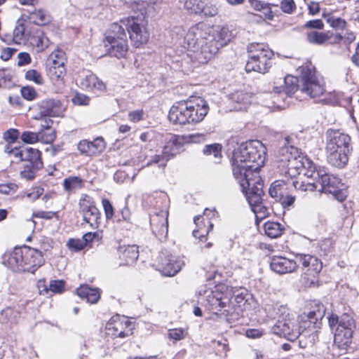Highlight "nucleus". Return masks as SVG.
<instances>
[{
    "instance_id": "obj_50",
    "label": "nucleus",
    "mask_w": 359,
    "mask_h": 359,
    "mask_svg": "<svg viewBox=\"0 0 359 359\" xmlns=\"http://www.w3.org/2000/svg\"><path fill=\"white\" fill-rule=\"evenodd\" d=\"M25 79L34 81L36 84H42L43 83V79L41 74L35 69L28 70L25 73Z\"/></svg>"
},
{
    "instance_id": "obj_10",
    "label": "nucleus",
    "mask_w": 359,
    "mask_h": 359,
    "mask_svg": "<svg viewBox=\"0 0 359 359\" xmlns=\"http://www.w3.org/2000/svg\"><path fill=\"white\" fill-rule=\"evenodd\" d=\"M278 167L282 168V173L292 178L297 175V170L303 165H309L306 156L302 155L297 147L283 146L278 151Z\"/></svg>"
},
{
    "instance_id": "obj_13",
    "label": "nucleus",
    "mask_w": 359,
    "mask_h": 359,
    "mask_svg": "<svg viewBox=\"0 0 359 359\" xmlns=\"http://www.w3.org/2000/svg\"><path fill=\"white\" fill-rule=\"evenodd\" d=\"M118 24L122 27L123 31L128 32L131 42L136 48L148 41L149 33L147 29V21L142 13L136 16L133 15L121 20Z\"/></svg>"
},
{
    "instance_id": "obj_42",
    "label": "nucleus",
    "mask_w": 359,
    "mask_h": 359,
    "mask_svg": "<svg viewBox=\"0 0 359 359\" xmlns=\"http://www.w3.org/2000/svg\"><path fill=\"white\" fill-rule=\"evenodd\" d=\"M323 18L327 22L335 29H342L346 27V22L341 18H336L331 14H323Z\"/></svg>"
},
{
    "instance_id": "obj_8",
    "label": "nucleus",
    "mask_w": 359,
    "mask_h": 359,
    "mask_svg": "<svg viewBox=\"0 0 359 359\" xmlns=\"http://www.w3.org/2000/svg\"><path fill=\"white\" fill-rule=\"evenodd\" d=\"M270 315L277 318L276 323L271 327V332L274 334L294 341L299 332L296 330L297 323L294 315L290 313L289 309L285 306L276 304Z\"/></svg>"
},
{
    "instance_id": "obj_47",
    "label": "nucleus",
    "mask_w": 359,
    "mask_h": 359,
    "mask_svg": "<svg viewBox=\"0 0 359 359\" xmlns=\"http://www.w3.org/2000/svg\"><path fill=\"white\" fill-rule=\"evenodd\" d=\"M20 139L26 144H34L40 140L39 133L32 131H24L20 136Z\"/></svg>"
},
{
    "instance_id": "obj_48",
    "label": "nucleus",
    "mask_w": 359,
    "mask_h": 359,
    "mask_svg": "<svg viewBox=\"0 0 359 359\" xmlns=\"http://www.w3.org/2000/svg\"><path fill=\"white\" fill-rule=\"evenodd\" d=\"M187 332L182 328H175L168 330V337L175 341H180L186 337Z\"/></svg>"
},
{
    "instance_id": "obj_27",
    "label": "nucleus",
    "mask_w": 359,
    "mask_h": 359,
    "mask_svg": "<svg viewBox=\"0 0 359 359\" xmlns=\"http://www.w3.org/2000/svg\"><path fill=\"white\" fill-rule=\"evenodd\" d=\"M28 40L29 43L36 48L37 52L43 50L49 46L48 39L40 29L34 30L33 33L29 35Z\"/></svg>"
},
{
    "instance_id": "obj_21",
    "label": "nucleus",
    "mask_w": 359,
    "mask_h": 359,
    "mask_svg": "<svg viewBox=\"0 0 359 359\" xmlns=\"http://www.w3.org/2000/svg\"><path fill=\"white\" fill-rule=\"evenodd\" d=\"M270 267L278 274H285L294 271L297 268L295 261L285 257L274 256L271 259Z\"/></svg>"
},
{
    "instance_id": "obj_40",
    "label": "nucleus",
    "mask_w": 359,
    "mask_h": 359,
    "mask_svg": "<svg viewBox=\"0 0 359 359\" xmlns=\"http://www.w3.org/2000/svg\"><path fill=\"white\" fill-rule=\"evenodd\" d=\"M203 0H186L184 8L190 13L200 15Z\"/></svg>"
},
{
    "instance_id": "obj_2",
    "label": "nucleus",
    "mask_w": 359,
    "mask_h": 359,
    "mask_svg": "<svg viewBox=\"0 0 359 359\" xmlns=\"http://www.w3.org/2000/svg\"><path fill=\"white\" fill-rule=\"evenodd\" d=\"M232 34L226 26L210 27L198 22L188 31L185 39L188 46L192 48L199 63L205 64L226 46L231 40Z\"/></svg>"
},
{
    "instance_id": "obj_7",
    "label": "nucleus",
    "mask_w": 359,
    "mask_h": 359,
    "mask_svg": "<svg viewBox=\"0 0 359 359\" xmlns=\"http://www.w3.org/2000/svg\"><path fill=\"white\" fill-rule=\"evenodd\" d=\"M325 313L324 306L318 305L307 315L302 317L299 327L298 328L297 326L296 327L299 334L294 339V341L299 339L301 348L311 347L318 341L319 332L317 329L320 327Z\"/></svg>"
},
{
    "instance_id": "obj_55",
    "label": "nucleus",
    "mask_w": 359,
    "mask_h": 359,
    "mask_svg": "<svg viewBox=\"0 0 359 359\" xmlns=\"http://www.w3.org/2000/svg\"><path fill=\"white\" fill-rule=\"evenodd\" d=\"M39 170V169H35L29 166V165L25 164L24 170L20 172V175L22 178H25L27 180H32L34 178L36 172Z\"/></svg>"
},
{
    "instance_id": "obj_28",
    "label": "nucleus",
    "mask_w": 359,
    "mask_h": 359,
    "mask_svg": "<svg viewBox=\"0 0 359 359\" xmlns=\"http://www.w3.org/2000/svg\"><path fill=\"white\" fill-rule=\"evenodd\" d=\"M80 85L81 88L87 90L97 89L102 91L106 88L104 83L92 73H88L81 78Z\"/></svg>"
},
{
    "instance_id": "obj_60",
    "label": "nucleus",
    "mask_w": 359,
    "mask_h": 359,
    "mask_svg": "<svg viewBox=\"0 0 359 359\" xmlns=\"http://www.w3.org/2000/svg\"><path fill=\"white\" fill-rule=\"evenodd\" d=\"M11 75L6 69H0V87H6L8 82L11 81Z\"/></svg>"
},
{
    "instance_id": "obj_25",
    "label": "nucleus",
    "mask_w": 359,
    "mask_h": 359,
    "mask_svg": "<svg viewBox=\"0 0 359 359\" xmlns=\"http://www.w3.org/2000/svg\"><path fill=\"white\" fill-rule=\"evenodd\" d=\"M262 196L255 194L249 199L248 201L251 210L255 213L257 219H263L269 215V209L262 203Z\"/></svg>"
},
{
    "instance_id": "obj_41",
    "label": "nucleus",
    "mask_w": 359,
    "mask_h": 359,
    "mask_svg": "<svg viewBox=\"0 0 359 359\" xmlns=\"http://www.w3.org/2000/svg\"><path fill=\"white\" fill-rule=\"evenodd\" d=\"M203 154L213 155L215 161L217 162L222 158V145L217 143L205 145L203 149Z\"/></svg>"
},
{
    "instance_id": "obj_63",
    "label": "nucleus",
    "mask_w": 359,
    "mask_h": 359,
    "mask_svg": "<svg viewBox=\"0 0 359 359\" xmlns=\"http://www.w3.org/2000/svg\"><path fill=\"white\" fill-rule=\"evenodd\" d=\"M283 198L281 200H279V203L283 205V208H289L292 206L295 201V197L289 194L288 192H287L286 194L284 195L283 197Z\"/></svg>"
},
{
    "instance_id": "obj_62",
    "label": "nucleus",
    "mask_w": 359,
    "mask_h": 359,
    "mask_svg": "<svg viewBox=\"0 0 359 359\" xmlns=\"http://www.w3.org/2000/svg\"><path fill=\"white\" fill-rule=\"evenodd\" d=\"M89 100L90 99L88 96L79 93H77L72 99V102L77 105H87Z\"/></svg>"
},
{
    "instance_id": "obj_44",
    "label": "nucleus",
    "mask_w": 359,
    "mask_h": 359,
    "mask_svg": "<svg viewBox=\"0 0 359 359\" xmlns=\"http://www.w3.org/2000/svg\"><path fill=\"white\" fill-rule=\"evenodd\" d=\"M93 207H96L93 198L86 194L83 195L79 201V209L81 214L83 215Z\"/></svg>"
},
{
    "instance_id": "obj_20",
    "label": "nucleus",
    "mask_w": 359,
    "mask_h": 359,
    "mask_svg": "<svg viewBox=\"0 0 359 359\" xmlns=\"http://www.w3.org/2000/svg\"><path fill=\"white\" fill-rule=\"evenodd\" d=\"M160 259L161 271L165 276H175L184 265V262L181 257L173 255H163Z\"/></svg>"
},
{
    "instance_id": "obj_14",
    "label": "nucleus",
    "mask_w": 359,
    "mask_h": 359,
    "mask_svg": "<svg viewBox=\"0 0 359 359\" xmlns=\"http://www.w3.org/2000/svg\"><path fill=\"white\" fill-rule=\"evenodd\" d=\"M292 184L298 190L313 191L318 189L319 191L327 194L336 193L339 187L342 186L341 179L327 173L325 170L323 172L320 177L316 182L294 180Z\"/></svg>"
},
{
    "instance_id": "obj_17",
    "label": "nucleus",
    "mask_w": 359,
    "mask_h": 359,
    "mask_svg": "<svg viewBox=\"0 0 359 359\" xmlns=\"http://www.w3.org/2000/svg\"><path fill=\"white\" fill-rule=\"evenodd\" d=\"M5 151L14 157L19 158L20 161H25L26 165H29L35 169H41L43 167L41 151L36 149L25 147H15L9 150V147H6Z\"/></svg>"
},
{
    "instance_id": "obj_46",
    "label": "nucleus",
    "mask_w": 359,
    "mask_h": 359,
    "mask_svg": "<svg viewBox=\"0 0 359 359\" xmlns=\"http://www.w3.org/2000/svg\"><path fill=\"white\" fill-rule=\"evenodd\" d=\"M39 140L46 144L53 142L56 137L55 132L53 128L44 131L41 129L39 130Z\"/></svg>"
},
{
    "instance_id": "obj_24",
    "label": "nucleus",
    "mask_w": 359,
    "mask_h": 359,
    "mask_svg": "<svg viewBox=\"0 0 359 359\" xmlns=\"http://www.w3.org/2000/svg\"><path fill=\"white\" fill-rule=\"evenodd\" d=\"M119 257L122 260L120 265H130L134 264L139 257V250L137 245L120 246L118 248Z\"/></svg>"
},
{
    "instance_id": "obj_57",
    "label": "nucleus",
    "mask_w": 359,
    "mask_h": 359,
    "mask_svg": "<svg viewBox=\"0 0 359 359\" xmlns=\"http://www.w3.org/2000/svg\"><path fill=\"white\" fill-rule=\"evenodd\" d=\"M102 206H103V208L104 210V213H105L107 219H111L114 215V207H113L112 204L107 198L102 199Z\"/></svg>"
},
{
    "instance_id": "obj_12",
    "label": "nucleus",
    "mask_w": 359,
    "mask_h": 359,
    "mask_svg": "<svg viewBox=\"0 0 359 359\" xmlns=\"http://www.w3.org/2000/svg\"><path fill=\"white\" fill-rule=\"evenodd\" d=\"M106 54L117 58L124 57L128 50L127 34L118 22L111 24L103 39Z\"/></svg>"
},
{
    "instance_id": "obj_26",
    "label": "nucleus",
    "mask_w": 359,
    "mask_h": 359,
    "mask_svg": "<svg viewBox=\"0 0 359 359\" xmlns=\"http://www.w3.org/2000/svg\"><path fill=\"white\" fill-rule=\"evenodd\" d=\"M308 161L310 163L309 165L306 164L303 165L304 166H302V168H299V170H297V174L299 175L302 174L307 178L306 182H316L320 177V175L324 170H316L313 163L309 158ZM297 180L303 181L302 179H297ZM304 181L306 182V180Z\"/></svg>"
},
{
    "instance_id": "obj_39",
    "label": "nucleus",
    "mask_w": 359,
    "mask_h": 359,
    "mask_svg": "<svg viewBox=\"0 0 359 359\" xmlns=\"http://www.w3.org/2000/svg\"><path fill=\"white\" fill-rule=\"evenodd\" d=\"M331 38L330 32L325 33L312 31L307 34V40L309 43L322 44Z\"/></svg>"
},
{
    "instance_id": "obj_29",
    "label": "nucleus",
    "mask_w": 359,
    "mask_h": 359,
    "mask_svg": "<svg viewBox=\"0 0 359 359\" xmlns=\"http://www.w3.org/2000/svg\"><path fill=\"white\" fill-rule=\"evenodd\" d=\"M76 294L81 299H86L87 302L90 304L97 303L100 298L99 290L95 288H91L87 285H81L76 290Z\"/></svg>"
},
{
    "instance_id": "obj_5",
    "label": "nucleus",
    "mask_w": 359,
    "mask_h": 359,
    "mask_svg": "<svg viewBox=\"0 0 359 359\" xmlns=\"http://www.w3.org/2000/svg\"><path fill=\"white\" fill-rule=\"evenodd\" d=\"M46 251L42 247L15 248L4 256V263L14 271L34 273L45 263L43 255Z\"/></svg>"
},
{
    "instance_id": "obj_37",
    "label": "nucleus",
    "mask_w": 359,
    "mask_h": 359,
    "mask_svg": "<svg viewBox=\"0 0 359 359\" xmlns=\"http://www.w3.org/2000/svg\"><path fill=\"white\" fill-rule=\"evenodd\" d=\"M64 189L67 191H73L83 187V180L77 176H70L63 181Z\"/></svg>"
},
{
    "instance_id": "obj_18",
    "label": "nucleus",
    "mask_w": 359,
    "mask_h": 359,
    "mask_svg": "<svg viewBox=\"0 0 359 359\" xmlns=\"http://www.w3.org/2000/svg\"><path fill=\"white\" fill-rule=\"evenodd\" d=\"M133 324L125 316H116L107 325L108 334L114 337L124 338L133 334Z\"/></svg>"
},
{
    "instance_id": "obj_61",
    "label": "nucleus",
    "mask_w": 359,
    "mask_h": 359,
    "mask_svg": "<svg viewBox=\"0 0 359 359\" xmlns=\"http://www.w3.org/2000/svg\"><path fill=\"white\" fill-rule=\"evenodd\" d=\"M59 60H53V62H48V66L49 67H55V68L65 67V62L66 60L65 53H59L57 55Z\"/></svg>"
},
{
    "instance_id": "obj_30",
    "label": "nucleus",
    "mask_w": 359,
    "mask_h": 359,
    "mask_svg": "<svg viewBox=\"0 0 359 359\" xmlns=\"http://www.w3.org/2000/svg\"><path fill=\"white\" fill-rule=\"evenodd\" d=\"M229 98L236 104L235 110H244L250 104L251 96L243 91H236L230 95Z\"/></svg>"
},
{
    "instance_id": "obj_1",
    "label": "nucleus",
    "mask_w": 359,
    "mask_h": 359,
    "mask_svg": "<svg viewBox=\"0 0 359 359\" xmlns=\"http://www.w3.org/2000/svg\"><path fill=\"white\" fill-rule=\"evenodd\" d=\"M266 151L265 146L259 140L243 142L233 151L231 158L233 175L246 199L257 194H264V184L259 171L264 163Z\"/></svg>"
},
{
    "instance_id": "obj_64",
    "label": "nucleus",
    "mask_w": 359,
    "mask_h": 359,
    "mask_svg": "<svg viewBox=\"0 0 359 359\" xmlns=\"http://www.w3.org/2000/svg\"><path fill=\"white\" fill-rule=\"evenodd\" d=\"M323 27L324 24L320 19L309 20L304 25V27L309 29H322Z\"/></svg>"
},
{
    "instance_id": "obj_35",
    "label": "nucleus",
    "mask_w": 359,
    "mask_h": 359,
    "mask_svg": "<svg viewBox=\"0 0 359 359\" xmlns=\"http://www.w3.org/2000/svg\"><path fill=\"white\" fill-rule=\"evenodd\" d=\"M265 233L271 238H276L283 234L284 228L283 226L275 222H267L264 225Z\"/></svg>"
},
{
    "instance_id": "obj_52",
    "label": "nucleus",
    "mask_w": 359,
    "mask_h": 359,
    "mask_svg": "<svg viewBox=\"0 0 359 359\" xmlns=\"http://www.w3.org/2000/svg\"><path fill=\"white\" fill-rule=\"evenodd\" d=\"M280 8L283 13L291 14L296 9V4L294 0H282Z\"/></svg>"
},
{
    "instance_id": "obj_22",
    "label": "nucleus",
    "mask_w": 359,
    "mask_h": 359,
    "mask_svg": "<svg viewBox=\"0 0 359 359\" xmlns=\"http://www.w3.org/2000/svg\"><path fill=\"white\" fill-rule=\"evenodd\" d=\"M297 260L302 264L303 267L307 268V271L315 276L322 269V262L316 257L306 254H297Z\"/></svg>"
},
{
    "instance_id": "obj_31",
    "label": "nucleus",
    "mask_w": 359,
    "mask_h": 359,
    "mask_svg": "<svg viewBox=\"0 0 359 359\" xmlns=\"http://www.w3.org/2000/svg\"><path fill=\"white\" fill-rule=\"evenodd\" d=\"M287 192V184L283 180H276L271 184L269 189V196L277 202L283 199V197Z\"/></svg>"
},
{
    "instance_id": "obj_19",
    "label": "nucleus",
    "mask_w": 359,
    "mask_h": 359,
    "mask_svg": "<svg viewBox=\"0 0 359 359\" xmlns=\"http://www.w3.org/2000/svg\"><path fill=\"white\" fill-rule=\"evenodd\" d=\"M168 210L167 209L155 212L150 217L152 232L159 241L165 239L167 236L168 232Z\"/></svg>"
},
{
    "instance_id": "obj_9",
    "label": "nucleus",
    "mask_w": 359,
    "mask_h": 359,
    "mask_svg": "<svg viewBox=\"0 0 359 359\" xmlns=\"http://www.w3.org/2000/svg\"><path fill=\"white\" fill-rule=\"evenodd\" d=\"M248 60L245 65L248 72L254 71L264 74L272 65L273 52L265 43H252L248 46Z\"/></svg>"
},
{
    "instance_id": "obj_59",
    "label": "nucleus",
    "mask_w": 359,
    "mask_h": 359,
    "mask_svg": "<svg viewBox=\"0 0 359 359\" xmlns=\"http://www.w3.org/2000/svg\"><path fill=\"white\" fill-rule=\"evenodd\" d=\"M90 143L86 140H83L79 142L77 148L81 154H84L87 156H93L91 149H90Z\"/></svg>"
},
{
    "instance_id": "obj_38",
    "label": "nucleus",
    "mask_w": 359,
    "mask_h": 359,
    "mask_svg": "<svg viewBox=\"0 0 359 359\" xmlns=\"http://www.w3.org/2000/svg\"><path fill=\"white\" fill-rule=\"evenodd\" d=\"M200 16L210 18L218 13V7L216 4L210 1L203 0Z\"/></svg>"
},
{
    "instance_id": "obj_32",
    "label": "nucleus",
    "mask_w": 359,
    "mask_h": 359,
    "mask_svg": "<svg viewBox=\"0 0 359 359\" xmlns=\"http://www.w3.org/2000/svg\"><path fill=\"white\" fill-rule=\"evenodd\" d=\"M20 317V312L11 307L5 308L0 311V323L1 324H15Z\"/></svg>"
},
{
    "instance_id": "obj_58",
    "label": "nucleus",
    "mask_w": 359,
    "mask_h": 359,
    "mask_svg": "<svg viewBox=\"0 0 359 359\" xmlns=\"http://www.w3.org/2000/svg\"><path fill=\"white\" fill-rule=\"evenodd\" d=\"M20 136V132L17 129H9L6 130L4 134V139L11 143L15 142Z\"/></svg>"
},
{
    "instance_id": "obj_4",
    "label": "nucleus",
    "mask_w": 359,
    "mask_h": 359,
    "mask_svg": "<svg viewBox=\"0 0 359 359\" xmlns=\"http://www.w3.org/2000/svg\"><path fill=\"white\" fill-rule=\"evenodd\" d=\"M209 111L207 102L201 97L175 103L168 113L174 124L185 125L202 121Z\"/></svg>"
},
{
    "instance_id": "obj_56",
    "label": "nucleus",
    "mask_w": 359,
    "mask_h": 359,
    "mask_svg": "<svg viewBox=\"0 0 359 359\" xmlns=\"http://www.w3.org/2000/svg\"><path fill=\"white\" fill-rule=\"evenodd\" d=\"M22 96L27 100H33L36 98L37 93L33 87L25 86L20 90Z\"/></svg>"
},
{
    "instance_id": "obj_43",
    "label": "nucleus",
    "mask_w": 359,
    "mask_h": 359,
    "mask_svg": "<svg viewBox=\"0 0 359 359\" xmlns=\"http://www.w3.org/2000/svg\"><path fill=\"white\" fill-rule=\"evenodd\" d=\"M250 294L246 290L241 289L234 293V302L236 306L240 309L245 308L248 299Z\"/></svg>"
},
{
    "instance_id": "obj_11",
    "label": "nucleus",
    "mask_w": 359,
    "mask_h": 359,
    "mask_svg": "<svg viewBox=\"0 0 359 359\" xmlns=\"http://www.w3.org/2000/svg\"><path fill=\"white\" fill-rule=\"evenodd\" d=\"M328 323L332 328L337 325L334 336V344L339 348H346L351 343L353 329L355 328L353 318L347 313L339 318L337 315H332L328 318Z\"/></svg>"
},
{
    "instance_id": "obj_23",
    "label": "nucleus",
    "mask_w": 359,
    "mask_h": 359,
    "mask_svg": "<svg viewBox=\"0 0 359 359\" xmlns=\"http://www.w3.org/2000/svg\"><path fill=\"white\" fill-rule=\"evenodd\" d=\"M62 112L61 102L58 100H43L39 104V113L41 116H59Z\"/></svg>"
},
{
    "instance_id": "obj_49",
    "label": "nucleus",
    "mask_w": 359,
    "mask_h": 359,
    "mask_svg": "<svg viewBox=\"0 0 359 359\" xmlns=\"http://www.w3.org/2000/svg\"><path fill=\"white\" fill-rule=\"evenodd\" d=\"M65 72V67L55 68V67H49L48 74L52 80L58 81L63 78Z\"/></svg>"
},
{
    "instance_id": "obj_54",
    "label": "nucleus",
    "mask_w": 359,
    "mask_h": 359,
    "mask_svg": "<svg viewBox=\"0 0 359 359\" xmlns=\"http://www.w3.org/2000/svg\"><path fill=\"white\" fill-rule=\"evenodd\" d=\"M65 282L62 280H53L49 283V290L53 293H61L64 291Z\"/></svg>"
},
{
    "instance_id": "obj_45",
    "label": "nucleus",
    "mask_w": 359,
    "mask_h": 359,
    "mask_svg": "<svg viewBox=\"0 0 359 359\" xmlns=\"http://www.w3.org/2000/svg\"><path fill=\"white\" fill-rule=\"evenodd\" d=\"M90 143V149H91L93 156L100 154L105 148V142L102 137H97Z\"/></svg>"
},
{
    "instance_id": "obj_15",
    "label": "nucleus",
    "mask_w": 359,
    "mask_h": 359,
    "mask_svg": "<svg viewBox=\"0 0 359 359\" xmlns=\"http://www.w3.org/2000/svg\"><path fill=\"white\" fill-rule=\"evenodd\" d=\"M181 146L182 144L179 142L178 138L172 135L163 147L161 154L153 156L147 161L146 166L156 164L159 168L164 169L167 163L179 153Z\"/></svg>"
},
{
    "instance_id": "obj_3",
    "label": "nucleus",
    "mask_w": 359,
    "mask_h": 359,
    "mask_svg": "<svg viewBox=\"0 0 359 359\" xmlns=\"http://www.w3.org/2000/svg\"><path fill=\"white\" fill-rule=\"evenodd\" d=\"M299 77L288 75L284 79L283 92L291 96L299 90L311 98L318 97L325 92L323 82L316 75L314 66L309 63L299 67Z\"/></svg>"
},
{
    "instance_id": "obj_51",
    "label": "nucleus",
    "mask_w": 359,
    "mask_h": 359,
    "mask_svg": "<svg viewBox=\"0 0 359 359\" xmlns=\"http://www.w3.org/2000/svg\"><path fill=\"white\" fill-rule=\"evenodd\" d=\"M67 246L71 250L78 252L86 247V243L81 239L71 238L67 242Z\"/></svg>"
},
{
    "instance_id": "obj_6",
    "label": "nucleus",
    "mask_w": 359,
    "mask_h": 359,
    "mask_svg": "<svg viewBox=\"0 0 359 359\" xmlns=\"http://www.w3.org/2000/svg\"><path fill=\"white\" fill-rule=\"evenodd\" d=\"M325 137L328 163L336 168H344L352 151L351 137L339 129L329 128L326 131Z\"/></svg>"
},
{
    "instance_id": "obj_34",
    "label": "nucleus",
    "mask_w": 359,
    "mask_h": 359,
    "mask_svg": "<svg viewBox=\"0 0 359 359\" xmlns=\"http://www.w3.org/2000/svg\"><path fill=\"white\" fill-rule=\"evenodd\" d=\"M83 220L93 229L98 228L100 223V212L97 207H93L83 215Z\"/></svg>"
},
{
    "instance_id": "obj_36",
    "label": "nucleus",
    "mask_w": 359,
    "mask_h": 359,
    "mask_svg": "<svg viewBox=\"0 0 359 359\" xmlns=\"http://www.w3.org/2000/svg\"><path fill=\"white\" fill-rule=\"evenodd\" d=\"M194 223L198 227V229H195L193 231V236L195 238H198L201 241H205V234H208L210 229L213 228V224L210 221H208L209 224L208 229L204 230L201 229V224L203 223V218L201 215H198L194 217Z\"/></svg>"
},
{
    "instance_id": "obj_16",
    "label": "nucleus",
    "mask_w": 359,
    "mask_h": 359,
    "mask_svg": "<svg viewBox=\"0 0 359 359\" xmlns=\"http://www.w3.org/2000/svg\"><path fill=\"white\" fill-rule=\"evenodd\" d=\"M205 298V306L212 313L218 314L220 312L226 316L230 314L231 302L227 296L224 295L218 290L208 292Z\"/></svg>"
},
{
    "instance_id": "obj_53",
    "label": "nucleus",
    "mask_w": 359,
    "mask_h": 359,
    "mask_svg": "<svg viewBox=\"0 0 359 359\" xmlns=\"http://www.w3.org/2000/svg\"><path fill=\"white\" fill-rule=\"evenodd\" d=\"M25 34V28L23 24H19L13 30V40L16 43H20Z\"/></svg>"
},
{
    "instance_id": "obj_33",
    "label": "nucleus",
    "mask_w": 359,
    "mask_h": 359,
    "mask_svg": "<svg viewBox=\"0 0 359 359\" xmlns=\"http://www.w3.org/2000/svg\"><path fill=\"white\" fill-rule=\"evenodd\" d=\"M29 20L35 25L42 26L49 23L51 18L46 11L39 9L30 12Z\"/></svg>"
}]
</instances>
